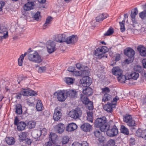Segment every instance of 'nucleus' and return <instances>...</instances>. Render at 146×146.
<instances>
[{
    "label": "nucleus",
    "instance_id": "1",
    "mask_svg": "<svg viewBox=\"0 0 146 146\" xmlns=\"http://www.w3.org/2000/svg\"><path fill=\"white\" fill-rule=\"evenodd\" d=\"M28 59L33 62L40 63L41 62L42 60L40 56L36 51H34L30 48L28 50Z\"/></svg>",
    "mask_w": 146,
    "mask_h": 146
},
{
    "label": "nucleus",
    "instance_id": "2",
    "mask_svg": "<svg viewBox=\"0 0 146 146\" xmlns=\"http://www.w3.org/2000/svg\"><path fill=\"white\" fill-rule=\"evenodd\" d=\"M107 121L106 118L104 116L97 118L94 123L95 126L99 128L101 131L104 132L108 126L106 123Z\"/></svg>",
    "mask_w": 146,
    "mask_h": 146
},
{
    "label": "nucleus",
    "instance_id": "3",
    "mask_svg": "<svg viewBox=\"0 0 146 146\" xmlns=\"http://www.w3.org/2000/svg\"><path fill=\"white\" fill-rule=\"evenodd\" d=\"M123 121L127 123V125L130 128V129L133 130L135 129L137 124L134 120L131 115L126 114L123 116Z\"/></svg>",
    "mask_w": 146,
    "mask_h": 146
},
{
    "label": "nucleus",
    "instance_id": "4",
    "mask_svg": "<svg viewBox=\"0 0 146 146\" xmlns=\"http://www.w3.org/2000/svg\"><path fill=\"white\" fill-rule=\"evenodd\" d=\"M106 132L107 135L110 137H113L117 135L118 133L117 126L115 124L113 125H108L105 130L104 131Z\"/></svg>",
    "mask_w": 146,
    "mask_h": 146
},
{
    "label": "nucleus",
    "instance_id": "5",
    "mask_svg": "<svg viewBox=\"0 0 146 146\" xmlns=\"http://www.w3.org/2000/svg\"><path fill=\"white\" fill-rule=\"evenodd\" d=\"M125 54L128 57L125 61L127 64L132 62L134 58V56L135 54V51L131 48H128L124 50Z\"/></svg>",
    "mask_w": 146,
    "mask_h": 146
},
{
    "label": "nucleus",
    "instance_id": "6",
    "mask_svg": "<svg viewBox=\"0 0 146 146\" xmlns=\"http://www.w3.org/2000/svg\"><path fill=\"white\" fill-rule=\"evenodd\" d=\"M108 48L105 46H100L95 51L94 55L99 58L105 56L104 54L108 51Z\"/></svg>",
    "mask_w": 146,
    "mask_h": 146
},
{
    "label": "nucleus",
    "instance_id": "7",
    "mask_svg": "<svg viewBox=\"0 0 146 146\" xmlns=\"http://www.w3.org/2000/svg\"><path fill=\"white\" fill-rule=\"evenodd\" d=\"M112 72L113 74L117 76V78L119 80H127L125 76L122 74V71L119 67H113L112 69Z\"/></svg>",
    "mask_w": 146,
    "mask_h": 146
},
{
    "label": "nucleus",
    "instance_id": "8",
    "mask_svg": "<svg viewBox=\"0 0 146 146\" xmlns=\"http://www.w3.org/2000/svg\"><path fill=\"white\" fill-rule=\"evenodd\" d=\"M82 114V111L79 108H76L74 110H72L69 113L70 117L74 119L79 118Z\"/></svg>",
    "mask_w": 146,
    "mask_h": 146
},
{
    "label": "nucleus",
    "instance_id": "9",
    "mask_svg": "<svg viewBox=\"0 0 146 146\" xmlns=\"http://www.w3.org/2000/svg\"><path fill=\"white\" fill-rule=\"evenodd\" d=\"M57 93V98L58 100L60 102L64 101L67 98L66 91L65 90H60L55 92Z\"/></svg>",
    "mask_w": 146,
    "mask_h": 146
},
{
    "label": "nucleus",
    "instance_id": "10",
    "mask_svg": "<svg viewBox=\"0 0 146 146\" xmlns=\"http://www.w3.org/2000/svg\"><path fill=\"white\" fill-rule=\"evenodd\" d=\"M92 82L91 78L89 76H84L80 80V82L82 86L85 87H88L90 86Z\"/></svg>",
    "mask_w": 146,
    "mask_h": 146
},
{
    "label": "nucleus",
    "instance_id": "11",
    "mask_svg": "<svg viewBox=\"0 0 146 146\" xmlns=\"http://www.w3.org/2000/svg\"><path fill=\"white\" fill-rule=\"evenodd\" d=\"M46 46L48 52L50 54L52 53L55 51V42L51 40L47 41Z\"/></svg>",
    "mask_w": 146,
    "mask_h": 146
},
{
    "label": "nucleus",
    "instance_id": "12",
    "mask_svg": "<svg viewBox=\"0 0 146 146\" xmlns=\"http://www.w3.org/2000/svg\"><path fill=\"white\" fill-rule=\"evenodd\" d=\"M66 40L65 41L67 44H73L76 43L78 40V38L76 35H72L68 37L66 36Z\"/></svg>",
    "mask_w": 146,
    "mask_h": 146
},
{
    "label": "nucleus",
    "instance_id": "13",
    "mask_svg": "<svg viewBox=\"0 0 146 146\" xmlns=\"http://www.w3.org/2000/svg\"><path fill=\"white\" fill-rule=\"evenodd\" d=\"M48 139L49 141L45 143V146H52V144L55 145V133L50 132ZM53 146H55L54 145Z\"/></svg>",
    "mask_w": 146,
    "mask_h": 146
},
{
    "label": "nucleus",
    "instance_id": "14",
    "mask_svg": "<svg viewBox=\"0 0 146 146\" xmlns=\"http://www.w3.org/2000/svg\"><path fill=\"white\" fill-rule=\"evenodd\" d=\"M116 104H113L112 103H108L104 106V109L108 112L111 113L112 111L113 108L116 106Z\"/></svg>",
    "mask_w": 146,
    "mask_h": 146
},
{
    "label": "nucleus",
    "instance_id": "15",
    "mask_svg": "<svg viewBox=\"0 0 146 146\" xmlns=\"http://www.w3.org/2000/svg\"><path fill=\"white\" fill-rule=\"evenodd\" d=\"M35 6L33 2L28 1L24 6V9L26 11H30L34 9Z\"/></svg>",
    "mask_w": 146,
    "mask_h": 146
},
{
    "label": "nucleus",
    "instance_id": "16",
    "mask_svg": "<svg viewBox=\"0 0 146 146\" xmlns=\"http://www.w3.org/2000/svg\"><path fill=\"white\" fill-rule=\"evenodd\" d=\"M81 129L84 132H89L92 129V126L89 123H85L80 126Z\"/></svg>",
    "mask_w": 146,
    "mask_h": 146
},
{
    "label": "nucleus",
    "instance_id": "17",
    "mask_svg": "<svg viewBox=\"0 0 146 146\" xmlns=\"http://www.w3.org/2000/svg\"><path fill=\"white\" fill-rule=\"evenodd\" d=\"M65 126L64 124L60 123L55 126V130L56 132L59 133H62L64 131Z\"/></svg>",
    "mask_w": 146,
    "mask_h": 146
},
{
    "label": "nucleus",
    "instance_id": "18",
    "mask_svg": "<svg viewBox=\"0 0 146 146\" xmlns=\"http://www.w3.org/2000/svg\"><path fill=\"white\" fill-rule=\"evenodd\" d=\"M66 38V36L65 35L59 34L55 36V41L60 43L65 42Z\"/></svg>",
    "mask_w": 146,
    "mask_h": 146
},
{
    "label": "nucleus",
    "instance_id": "19",
    "mask_svg": "<svg viewBox=\"0 0 146 146\" xmlns=\"http://www.w3.org/2000/svg\"><path fill=\"white\" fill-rule=\"evenodd\" d=\"M66 91L67 97L68 96L72 98H75L77 97V92L76 91L73 90Z\"/></svg>",
    "mask_w": 146,
    "mask_h": 146
},
{
    "label": "nucleus",
    "instance_id": "20",
    "mask_svg": "<svg viewBox=\"0 0 146 146\" xmlns=\"http://www.w3.org/2000/svg\"><path fill=\"white\" fill-rule=\"evenodd\" d=\"M138 13V11L137 8H134L131 12L130 16L132 21L134 23H137V21L135 20V16Z\"/></svg>",
    "mask_w": 146,
    "mask_h": 146
},
{
    "label": "nucleus",
    "instance_id": "21",
    "mask_svg": "<svg viewBox=\"0 0 146 146\" xmlns=\"http://www.w3.org/2000/svg\"><path fill=\"white\" fill-rule=\"evenodd\" d=\"M53 95L51 96V99L50 100V108L53 110V118L55 121V108H54L55 104V99L54 98V96H55V92L53 94Z\"/></svg>",
    "mask_w": 146,
    "mask_h": 146
},
{
    "label": "nucleus",
    "instance_id": "22",
    "mask_svg": "<svg viewBox=\"0 0 146 146\" xmlns=\"http://www.w3.org/2000/svg\"><path fill=\"white\" fill-rule=\"evenodd\" d=\"M77 125L73 123L69 124L66 127V131L68 132H71L74 131L77 128Z\"/></svg>",
    "mask_w": 146,
    "mask_h": 146
},
{
    "label": "nucleus",
    "instance_id": "23",
    "mask_svg": "<svg viewBox=\"0 0 146 146\" xmlns=\"http://www.w3.org/2000/svg\"><path fill=\"white\" fill-rule=\"evenodd\" d=\"M86 87L85 89H83V93L86 96L91 95L93 93L92 89L90 87Z\"/></svg>",
    "mask_w": 146,
    "mask_h": 146
},
{
    "label": "nucleus",
    "instance_id": "24",
    "mask_svg": "<svg viewBox=\"0 0 146 146\" xmlns=\"http://www.w3.org/2000/svg\"><path fill=\"white\" fill-rule=\"evenodd\" d=\"M109 15L106 13H102L100 14L98 17H96V21L100 22L103 21L104 19L107 18Z\"/></svg>",
    "mask_w": 146,
    "mask_h": 146
},
{
    "label": "nucleus",
    "instance_id": "25",
    "mask_svg": "<svg viewBox=\"0 0 146 146\" xmlns=\"http://www.w3.org/2000/svg\"><path fill=\"white\" fill-rule=\"evenodd\" d=\"M27 126L26 121H21L17 126V129L18 131H22L25 129Z\"/></svg>",
    "mask_w": 146,
    "mask_h": 146
},
{
    "label": "nucleus",
    "instance_id": "26",
    "mask_svg": "<svg viewBox=\"0 0 146 146\" xmlns=\"http://www.w3.org/2000/svg\"><path fill=\"white\" fill-rule=\"evenodd\" d=\"M15 113L17 115H21L22 114V106L20 104H18L15 106Z\"/></svg>",
    "mask_w": 146,
    "mask_h": 146
},
{
    "label": "nucleus",
    "instance_id": "27",
    "mask_svg": "<svg viewBox=\"0 0 146 146\" xmlns=\"http://www.w3.org/2000/svg\"><path fill=\"white\" fill-rule=\"evenodd\" d=\"M30 88H22L21 90V93L24 96H29Z\"/></svg>",
    "mask_w": 146,
    "mask_h": 146
},
{
    "label": "nucleus",
    "instance_id": "28",
    "mask_svg": "<svg viewBox=\"0 0 146 146\" xmlns=\"http://www.w3.org/2000/svg\"><path fill=\"white\" fill-rule=\"evenodd\" d=\"M5 140L7 144L9 145H13L15 142L14 137H6Z\"/></svg>",
    "mask_w": 146,
    "mask_h": 146
},
{
    "label": "nucleus",
    "instance_id": "29",
    "mask_svg": "<svg viewBox=\"0 0 146 146\" xmlns=\"http://www.w3.org/2000/svg\"><path fill=\"white\" fill-rule=\"evenodd\" d=\"M26 121L27 126L29 129H32L34 128L36 125V122L35 121Z\"/></svg>",
    "mask_w": 146,
    "mask_h": 146
},
{
    "label": "nucleus",
    "instance_id": "30",
    "mask_svg": "<svg viewBox=\"0 0 146 146\" xmlns=\"http://www.w3.org/2000/svg\"><path fill=\"white\" fill-rule=\"evenodd\" d=\"M134 70L137 73H143L144 71L143 68L139 65H137L134 66Z\"/></svg>",
    "mask_w": 146,
    "mask_h": 146
},
{
    "label": "nucleus",
    "instance_id": "31",
    "mask_svg": "<svg viewBox=\"0 0 146 146\" xmlns=\"http://www.w3.org/2000/svg\"><path fill=\"white\" fill-rule=\"evenodd\" d=\"M120 131L121 133L125 135H127L129 134V131L128 129L123 125H122L121 126Z\"/></svg>",
    "mask_w": 146,
    "mask_h": 146
},
{
    "label": "nucleus",
    "instance_id": "32",
    "mask_svg": "<svg viewBox=\"0 0 146 146\" xmlns=\"http://www.w3.org/2000/svg\"><path fill=\"white\" fill-rule=\"evenodd\" d=\"M36 107V109L38 111H40L42 110L44 107L41 101H38L37 102Z\"/></svg>",
    "mask_w": 146,
    "mask_h": 146
},
{
    "label": "nucleus",
    "instance_id": "33",
    "mask_svg": "<svg viewBox=\"0 0 146 146\" xmlns=\"http://www.w3.org/2000/svg\"><path fill=\"white\" fill-rule=\"evenodd\" d=\"M103 94L104 95L103 96L102 99L103 102H106L110 100L111 99V96L110 95L107 94Z\"/></svg>",
    "mask_w": 146,
    "mask_h": 146
},
{
    "label": "nucleus",
    "instance_id": "34",
    "mask_svg": "<svg viewBox=\"0 0 146 146\" xmlns=\"http://www.w3.org/2000/svg\"><path fill=\"white\" fill-rule=\"evenodd\" d=\"M47 129L45 128H43L42 129H40L39 132V136L37 138V140H40V136L41 135L45 136L46 135Z\"/></svg>",
    "mask_w": 146,
    "mask_h": 146
},
{
    "label": "nucleus",
    "instance_id": "35",
    "mask_svg": "<svg viewBox=\"0 0 146 146\" xmlns=\"http://www.w3.org/2000/svg\"><path fill=\"white\" fill-rule=\"evenodd\" d=\"M140 54L143 56H146V49L144 47H140L138 48Z\"/></svg>",
    "mask_w": 146,
    "mask_h": 146
},
{
    "label": "nucleus",
    "instance_id": "36",
    "mask_svg": "<svg viewBox=\"0 0 146 146\" xmlns=\"http://www.w3.org/2000/svg\"><path fill=\"white\" fill-rule=\"evenodd\" d=\"M81 95L80 98L83 104H86V103L88 102V101H89L88 98L86 96H84L82 94Z\"/></svg>",
    "mask_w": 146,
    "mask_h": 146
},
{
    "label": "nucleus",
    "instance_id": "37",
    "mask_svg": "<svg viewBox=\"0 0 146 146\" xmlns=\"http://www.w3.org/2000/svg\"><path fill=\"white\" fill-rule=\"evenodd\" d=\"M52 18L50 16H48L46 19L45 23L43 25V27H46L48 25L50 24L51 22L52 21Z\"/></svg>",
    "mask_w": 146,
    "mask_h": 146
},
{
    "label": "nucleus",
    "instance_id": "38",
    "mask_svg": "<svg viewBox=\"0 0 146 146\" xmlns=\"http://www.w3.org/2000/svg\"><path fill=\"white\" fill-rule=\"evenodd\" d=\"M86 105V108L90 110H93L94 107L93 106V103L92 102L90 101H88V102L86 103V104H85Z\"/></svg>",
    "mask_w": 146,
    "mask_h": 146
},
{
    "label": "nucleus",
    "instance_id": "39",
    "mask_svg": "<svg viewBox=\"0 0 146 146\" xmlns=\"http://www.w3.org/2000/svg\"><path fill=\"white\" fill-rule=\"evenodd\" d=\"M144 131H142L140 129H138L136 131V136L138 137H141L142 138H144V136L143 135Z\"/></svg>",
    "mask_w": 146,
    "mask_h": 146
},
{
    "label": "nucleus",
    "instance_id": "40",
    "mask_svg": "<svg viewBox=\"0 0 146 146\" xmlns=\"http://www.w3.org/2000/svg\"><path fill=\"white\" fill-rule=\"evenodd\" d=\"M88 67L87 66H85L83 70H82V74L84 76H89L90 74V71L87 69Z\"/></svg>",
    "mask_w": 146,
    "mask_h": 146
},
{
    "label": "nucleus",
    "instance_id": "41",
    "mask_svg": "<svg viewBox=\"0 0 146 146\" xmlns=\"http://www.w3.org/2000/svg\"><path fill=\"white\" fill-rule=\"evenodd\" d=\"M40 17H41L40 13L39 11H37L35 15L32 16V18L36 21H38Z\"/></svg>",
    "mask_w": 146,
    "mask_h": 146
},
{
    "label": "nucleus",
    "instance_id": "42",
    "mask_svg": "<svg viewBox=\"0 0 146 146\" xmlns=\"http://www.w3.org/2000/svg\"><path fill=\"white\" fill-rule=\"evenodd\" d=\"M55 121H58L60 118L61 116V113L59 111H56L55 109Z\"/></svg>",
    "mask_w": 146,
    "mask_h": 146
},
{
    "label": "nucleus",
    "instance_id": "43",
    "mask_svg": "<svg viewBox=\"0 0 146 146\" xmlns=\"http://www.w3.org/2000/svg\"><path fill=\"white\" fill-rule=\"evenodd\" d=\"M130 76L132 79L136 80L139 77V74L136 72H133L130 74Z\"/></svg>",
    "mask_w": 146,
    "mask_h": 146
},
{
    "label": "nucleus",
    "instance_id": "44",
    "mask_svg": "<svg viewBox=\"0 0 146 146\" xmlns=\"http://www.w3.org/2000/svg\"><path fill=\"white\" fill-rule=\"evenodd\" d=\"M114 32L113 29L112 27L109 28L107 31L104 34L105 36H108L112 35Z\"/></svg>",
    "mask_w": 146,
    "mask_h": 146
},
{
    "label": "nucleus",
    "instance_id": "45",
    "mask_svg": "<svg viewBox=\"0 0 146 146\" xmlns=\"http://www.w3.org/2000/svg\"><path fill=\"white\" fill-rule=\"evenodd\" d=\"M28 132H22V134L21 135V136H20V138L21 140V141H23L24 140L27 138V136Z\"/></svg>",
    "mask_w": 146,
    "mask_h": 146
},
{
    "label": "nucleus",
    "instance_id": "46",
    "mask_svg": "<svg viewBox=\"0 0 146 146\" xmlns=\"http://www.w3.org/2000/svg\"><path fill=\"white\" fill-rule=\"evenodd\" d=\"M74 80L71 78L67 77L65 78V82L68 85H70L73 84Z\"/></svg>",
    "mask_w": 146,
    "mask_h": 146
},
{
    "label": "nucleus",
    "instance_id": "47",
    "mask_svg": "<svg viewBox=\"0 0 146 146\" xmlns=\"http://www.w3.org/2000/svg\"><path fill=\"white\" fill-rule=\"evenodd\" d=\"M125 21L123 20L121 22H119V25L120 27V30L121 32H124L125 30Z\"/></svg>",
    "mask_w": 146,
    "mask_h": 146
},
{
    "label": "nucleus",
    "instance_id": "48",
    "mask_svg": "<svg viewBox=\"0 0 146 146\" xmlns=\"http://www.w3.org/2000/svg\"><path fill=\"white\" fill-rule=\"evenodd\" d=\"M139 17L142 19H144L145 17L146 18V10H144L143 11L140 13H139Z\"/></svg>",
    "mask_w": 146,
    "mask_h": 146
},
{
    "label": "nucleus",
    "instance_id": "49",
    "mask_svg": "<svg viewBox=\"0 0 146 146\" xmlns=\"http://www.w3.org/2000/svg\"><path fill=\"white\" fill-rule=\"evenodd\" d=\"M69 138L67 136H65L63 137L62 143L63 144L67 143L69 141Z\"/></svg>",
    "mask_w": 146,
    "mask_h": 146
},
{
    "label": "nucleus",
    "instance_id": "50",
    "mask_svg": "<svg viewBox=\"0 0 146 146\" xmlns=\"http://www.w3.org/2000/svg\"><path fill=\"white\" fill-rule=\"evenodd\" d=\"M115 143L114 140L110 139L108 141L107 143V146H114L115 145Z\"/></svg>",
    "mask_w": 146,
    "mask_h": 146
},
{
    "label": "nucleus",
    "instance_id": "51",
    "mask_svg": "<svg viewBox=\"0 0 146 146\" xmlns=\"http://www.w3.org/2000/svg\"><path fill=\"white\" fill-rule=\"evenodd\" d=\"M102 92L103 94H108V93H109L110 91V89L108 87H105L102 88Z\"/></svg>",
    "mask_w": 146,
    "mask_h": 146
},
{
    "label": "nucleus",
    "instance_id": "52",
    "mask_svg": "<svg viewBox=\"0 0 146 146\" xmlns=\"http://www.w3.org/2000/svg\"><path fill=\"white\" fill-rule=\"evenodd\" d=\"M29 96H33L37 95V92L30 88Z\"/></svg>",
    "mask_w": 146,
    "mask_h": 146
},
{
    "label": "nucleus",
    "instance_id": "53",
    "mask_svg": "<svg viewBox=\"0 0 146 146\" xmlns=\"http://www.w3.org/2000/svg\"><path fill=\"white\" fill-rule=\"evenodd\" d=\"M76 66L77 68L80 70H83L85 66H83V65L80 63H78L76 64Z\"/></svg>",
    "mask_w": 146,
    "mask_h": 146
},
{
    "label": "nucleus",
    "instance_id": "54",
    "mask_svg": "<svg viewBox=\"0 0 146 146\" xmlns=\"http://www.w3.org/2000/svg\"><path fill=\"white\" fill-rule=\"evenodd\" d=\"M46 70V67L45 66L39 67L38 72V73H42L45 72Z\"/></svg>",
    "mask_w": 146,
    "mask_h": 146
},
{
    "label": "nucleus",
    "instance_id": "55",
    "mask_svg": "<svg viewBox=\"0 0 146 146\" xmlns=\"http://www.w3.org/2000/svg\"><path fill=\"white\" fill-rule=\"evenodd\" d=\"M94 134L95 136L97 138L102 135L101 132L99 130H96L94 132Z\"/></svg>",
    "mask_w": 146,
    "mask_h": 146
},
{
    "label": "nucleus",
    "instance_id": "56",
    "mask_svg": "<svg viewBox=\"0 0 146 146\" xmlns=\"http://www.w3.org/2000/svg\"><path fill=\"white\" fill-rule=\"evenodd\" d=\"M19 120L18 117L16 116L15 117L14 122V123L15 125L17 126L19 124Z\"/></svg>",
    "mask_w": 146,
    "mask_h": 146
},
{
    "label": "nucleus",
    "instance_id": "57",
    "mask_svg": "<svg viewBox=\"0 0 146 146\" xmlns=\"http://www.w3.org/2000/svg\"><path fill=\"white\" fill-rule=\"evenodd\" d=\"M27 78V77H19V78L17 80L18 84H20V82L21 81L25 80Z\"/></svg>",
    "mask_w": 146,
    "mask_h": 146
},
{
    "label": "nucleus",
    "instance_id": "58",
    "mask_svg": "<svg viewBox=\"0 0 146 146\" xmlns=\"http://www.w3.org/2000/svg\"><path fill=\"white\" fill-rule=\"evenodd\" d=\"M74 76H78L80 75V73L79 71H76L75 70L73 73Z\"/></svg>",
    "mask_w": 146,
    "mask_h": 146
},
{
    "label": "nucleus",
    "instance_id": "59",
    "mask_svg": "<svg viewBox=\"0 0 146 146\" xmlns=\"http://www.w3.org/2000/svg\"><path fill=\"white\" fill-rule=\"evenodd\" d=\"M17 95L15 96V98L17 99H20L22 96V94L21 93V92L20 91V92L17 93L15 94Z\"/></svg>",
    "mask_w": 146,
    "mask_h": 146
},
{
    "label": "nucleus",
    "instance_id": "60",
    "mask_svg": "<svg viewBox=\"0 0 146 146\" xmlns=\"http://www.w3.org/2000/svg\"><path fill=\"white\" fill-rule=\"evenodd\" d=\"M98 138V140L100 142L102 143L104 142L105 138L104 137L102 136V135H101L100 137Z\"/></svg>",
    "mask_w": 146,
    "mask_h": 146
},
{
    "label": "nucleus",
    "instance_id": "61",
    "mask_svg": "<svg viewBox=\"0 0 146 146\" xmlns=\"http://www.w3.org/2000/svg\"><path fill=\"white\" fill-rule=\"evenodd\" d=\"M5 4V2L2 1H0V12L2 11L3 7Z\"/></svg>",
    "mask_w": 146,
    "mask_h": 146
},
{
    "label": "nucleus",
    "instance_id": "62",
    "mask_svg": "<svg viewBox=\"0 0 146 146\" xmlns=\"http://www.w3.org/2000/svg\"><path fill=\"white\" fill-rule=\"evenodd\" d=\"M27 144L29 145H30L31 143V140L29 139H28V138H27L25 139L24 141Z\"/></svg>",
    "mask_w": 146,
    "mask_h": 146
},
{
    "label": "nucleus",
    "instance_id": "63",
    "mask_svg": "<svg viewBox=\"0 0 146 146\" xmlns=\"http://www.w3.org/2000/svg\"><path fill=\"white\" fill-rule=\"evenodd\" d=\"M43 115L46 117H49V112L48 110L44 111L43 113Z\"/></svg>",
    "mask_w": 146,
    "mask_h": 146
},
{
    "label": "nucleus",
    "instance_id": "64",
    "mask_svg": "<svg viewBox=\"0 0 146 146\" xmlns=\"http://www.w3.org/2000/svg\"><path fill=\"white\" fill-rule=\"evenodd\" d=\"M142 63L143 68L146 69V58H144L142 60Z\"/></svg>",
    "mask_w": 146,
    "mask_h": 146
}]
</instances>
